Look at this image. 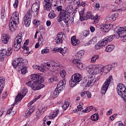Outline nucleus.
<instances>
[{
	"label": "nucleus",
	"instance_id": "f257e3e1",
	"mask_svg": "<svg viewBox=\"0 0 126 126\" xmlns=\"http://www.w3.org/2000/svg\"><path fill=\"white\" fill-rule=\"evenodd\" d=\"M31 78L33 81H30L26 83V85L29 86L34 91L39 90V89H42V88L45 87V85L42 84L44 82V78L42 76L37 74L32 75Z\"/></svg>",
	"mask_w": 126,
	"mask_h": 126
},
{
	"label": "nucleus",
	"instance_id": "f03ea898",
	"mask_svg": "<svg viewBox=\"0 0 126 126\" xmlns=\"http://www.w3.org/2000/svg\"><path fill=\"white\" fill-rule=\"evenodd\" d=\"M28 63L27 60H23L22 58H18L12 62L14 68H16L19 71H21L22 74H26L27 69L25 64Z\"/></svg>",
	"mask_w": 126,
	"mask_h": 126
},
{
	"label": "nucleus",
	"instance_id": "7ed1b4c3",
	"mask_svg": "<svg viewBox=\"0 0 126 126\" xmlns=\"http://www.w3.org/2000/svg\"><path fill=\"white\" fill-rule=\"evenodd\" d=\"M23 36H24V33H20L16 36L13 44L14 51L17 52L20 50L21 45L22 44V40H23Z\"/></svg>",
	"mask_w": 126,
	"mask_h": 126
},
{
	"label": "nucleus",
	"instance_id": "20e7f679",
	"mask_svg": "<svg viewBox=\"0 0 126 126\" xmlns=\"http://www.w3.org/2000/svg\"><path fill=\"white\" fill-rule=\"evenodd\" d=\"M66 84V80L65 79H63L59 82L57 88L54 91L53 94V98H57L59 96V94L63 91V89L64 88Z\"/></svg>",
	"mask_w": 126,
	"mask_h": 126
},
{
	"label": "nucleus",
	"instance_id": "39448f33",
	"mask_svg": "<svg viewBox=\"0 0 126 126\" xmlns=\"http://www.w3.org/2000/svg\"><path fill=\"white\" fill-rule=\"evenodd\" d=\"M82 75L79 73L74 74L72 77L71 80L69 81V84L70 87H74L76 86L79 82L82 80Z\"/></svg>",
	"mask_w": 126,
	"mask_h": 126
},
{
	"label": "nucleus",
	"instance_id": "423d86ee",
	"mask_svg": "<svg viewBox=\"0 0 126 126\" xmlns=\"http://www.w3.org/2000/svg\"><path fill=\"white\" fill-rule=\"evenodd\" d=\"M117 90L118 95H119L120 97H122V98H123L124 101L126 102V86L122 83L119 84L117 86Z\"/></svg>",
	"mask_w": 126,
	"mask_h": 126
},
{
	"label": "nucleus",
	"instance_id": "0eeeda50",
	"mask_svg": "<svg viewBox=\"0 0 126 126\" xmlns=\"http://www.w3.org/2000/svg\"><path fill=\"white\" fill-rule=\"evenodd\" d=\"M113 80V76H110L105 81L103 86L101 87L100 93L103 95L106 94L107 90H108V88L110 86V84L111 82Z\"/></svg>",
	"mask_w": 126,
	"mask_h": 126
},
{
	"label": "nucleus",
	"instance_id": "6e6552de",
	"mask_svg": "<svg viewBox=\"0 0 126 126\" xmlns=\"http://www.w3.org/2000/svg\"><path fill=\"white\" fill-rule=\"evenodd\" d=\"M45 65L47 69L55 71L58 69V67L61 65V64L58 62H55L54 61H51L45 63Z\"/></svg>",
	"mask_w": 126,
	"mask_h": 126
},
{
	"label": "nucleus",
	"instance_id": "1a4fd4ad",
	"mask_svg": "<svg viewBox=\"0 0 126 126\" xmlns=\"http://www.w3.org/2000/svg\"><path fill=\"white\" fill-rule=\"evenodd\" d=\"M32 18V11L29 9L26 15L23 18V21L26 27H29L31 23V18Z\"/></svg>",
	"mask_w": 126,
	"mask_h": 126
},
{
	"label": "nucleus",
	"instance_id": "9d476101",
	"mask_svg": "<svg viewBox=\"0 0 126 126\" xmlns=\"http://www.w3.org/2000/svg\"><path fill=\"white\" fill-rule=\"evenodd\" d=\"M27 92H28V90L26 88L21 90L20 93L15 97L14 104L17 105V102H20L23 98H24L25 95L27 94Z\"/></svg>",
	"mask_w": 126,
	"mask_h": 126
},
{
	"label": "nucleus",
	"instance_id": "9b49d317",
	"mask_svg": "<svg viewBox=\"0 0 126 126\" xmlns=\"http://www.w3.org/2000/svg\"><path fill=\"white\" fill-rule=\"evenodd\" d=\"M88 19H92L94 21V23H98V21L100 19V16L97 15L94 16V15H92L91 12L89 11L85 15L84 20H88Z\"/></svg>",
	"mask_w": 126,
	"mask_h": 126
},
{
	"label": "nucleus",
	"instance_id": "f8f14e48",
	"mask_svg": "<svg viewBox=\"0 0 126 126\" xmlns=\"http://www.w3.org/2000/svg\"><path fill=\"white\" fill-rule=\"evenodd\" d=\"M117 36L122 39L123 42H126V26L125 27H120L117 31Z\"/></svg>",
	"mask_w": 126,
	"mask_h": 126
},
{
	"label": "nucleus",
	"instance_id": "ddd939ff",
	"mask_svg": "<svg viewBox=\"0 0 126 126\" xmlns=\"http://www.w3.org/2000/svg\"><path fill=\"white\" fill-rule=\"evenodd\" d=\"M96 82L95 77L93 76H89L88 79L86 80V83H83V86H86V87H89V86H92L94 83Z\"/></svg>",
	"mask_w": 126,
	"mask_h": 126
},
{
	"label": "nucleus",
	"instance_id": "4468645a",
	"mask_svg": "<svg viewBox=\"0 0 126 126\" xmlns=\"http://www.w3.org/2000/svg\"><path fill=\"white\" fill-rule=\"evenodd\" d=\"M40 2L37 1V2H34L32 7L31 9H30L32 12H35L36 15H38V12H39V10L40 9Z\"/></svg>",
	"mask_w": 126,
	"mask_h": 126
},
{
	"label": "nucleus",
	"instance_id": "2eb2a0df",
	"mask_svg": "<svg viewBox=\"0 0 126 126\" xmlns=\"http://www.w3.org/2000/svg\"><path fill=\"white\" fill-rule=\"evenodd\" d=\"M10 21L19 23V13L17 11L14 12L11 16Z\"/></svg>",
	"mask_w": 126,
	"mask_h": 126
},
{
	"label": "nucleus",
	"instance_id": "dca6fc26",
	"mask_svg": "<svg viewBox=\"0 0 126 126\" xmlns=\"http://www.w3.org/2000/svg\"><path fill=\"white\" fill-rule=\"evenodd\" d=\"M43 7L45 10L50 11L51 8H52V3H51V0H44L43 3Z\"/></svg>",
	"mask_w": 126,
	"mask_h": 126
},
{
	"label": "nucleus",
	"instance_id": "f3484780",
	"mask_svg": "<svg viewBox=\"0 0 126 126\" xmlns=\"http://www.w3.org/2000/svg\"><path fill=\"white\" fill-rule=\"evenodd\" d=\"M96 67H98V65L97 64H90L87 68V70L90 74H95V70H96Z\"/></svg>",
	"mask_w": 126,
	"mask_h": 126
},
{
	"label": "nucleus",
	"instance_id": "a211bd4d",
	"mask_svg": "<svg viewBox=\"0 0 126 126\" xmlns=\"http://www.w3.org/2000/svg\"><path fill=\"white\" fill-rule=\"evenodd\" d=\"M73 63L74 64H76L79 69L83 70L84 69V64L81 63L80 60L78 59H74L73 60Z\"/></svg>",
	"mask_w": 126,
	"mask_h": 126
},
{
	"label": "nucleus",
	"instance_id": "6ab92c4d",
	"mask_svg": "<svg viewBox=\"0 0 126 126\" xmlns=\"http://www.w3.org/2000/svg\"><path fill=\"white\" fill-rule=\"evenodd\" d=\"M67 14L66 13L64 10H63L62 11L60 12L57 18L58 22L61 23V21H63V18L67 16Z\"/></svg>",
	"mask_w": 126,
	"mask_h": 126
},
{
	"label": "nucleus",
	"instance_id": "aec40b11",
	"mask_svg": "<svg viewBox=\"0 0 126 126\" xmlns=\"http://www.w3.org/2000/svg\"><path fill=\"white\" fill-rule=\"evenodd\" d=\"M19 23H16L15 22H11L10 21L9 23V27L10 31L12 32H14L15 30H16V28H17V24Z\"/></svg>",
	"mask_w": 126,
	"mask_h": 126
},
{
	"label": "nucleus",
	"instance_id": "412c9836",
	"mask_svg": "<svg viewBox=\"0 0 126 126\" xmlns=\"http://www.w3.org/2000/svg\"><path fill=\"white\" fill-rule=\"evenodd\" d=\"M115 37H116L115 34L106 36L105 38L102 39V41H103L104 44L106 45L107 44H108V43H109V42H111L112 40H114Z\"/></svg>",
	"mask_w": 126,
	"mask_h": 126
},
{
	"label": "nucleus",
	"instance_id": "4be33fe9",
	"mask_svg": "<svg viewBox=\"0 0 126 126\" xmlns=\"http://www.w3.org/2000/svg\"><path fill=\"white\" fill-rule=\"evenodd\" d=\"M63 20L66 24H72L73 22V16L70 17L69 16H66V17L63 18Z\"/></svg>",
	"mask_w": 126,
	"mask_h": 126
},
{
	"label": "nucleus",
	"instance_id": "5701e85b",
	"mask_svg": "<svg viewBox=\"0 0 126 126\" xmlns=\"http://www.w3.org/2000/svg\"><path fill=\"white\" fill-rule=\"evenodd\" d=\"M5 84V78L3 77H0V94H1L2 90L4 88V85Z\"/></svg>",
	"mask_w": 126,
	"mask_h": 126
},
{
	"label": "nucleus",
	"instance_id": "b1692460",
	"mask_svg": "<svg viewBox=\"0 0 126 126\" xmlns=\"http://www.w3.org/2000/svg\"><path fill=\"white\" fill-rule=\"evenodd\" d=\"M97 65V67H96V70H95V74H98V73H100V72H103H103H105V67L101 65Z\"/></svg>",
	"mask_w": 126,
	"mask_h": 126
},
{
	"label": "nucleus",
	"instance_id": "393cba45",
	"mask_svg": "<svg viewBox=\"0 0 126 126\" xmlns=\"http://www.w3.org/2000/svg\"><path fill=\"white\" fill-rule=\"evenodd\" d=\"M71 43L73 46H77V45L79 44L80 41L79 39H76V36H73L71 38Z\"/></svg>",
	"mask_w": 126,
	"mask_h": 126
},
{
	"label": "nucleus",
	"instance_id": "a878e982",
	"mask_svg": "<svg viewBox=\"0 0 126 126\" xmlns=\"http://www.w3.org/2000/svg\"><path fill=\"white\" fill-rule=\"evenodd\" d=\"M104 46H106L105 43H104V41L103 40H101L99 42H98L95 45V49L96 50H100L101 48H103Z\"/></svg>",
	"mask_w": 126,
	"mask_h": 126
},
{
	"label": "nucleus",
	"instance_id": "bb28decb",
	"mask_svg": "<svg viewBox=\"0 0 126 126\" xmlns=\"http://www.w3.org/2000/svg\"><path fill=\"white\" fill-rule=\"evenodd\" d=\"M115 63H112L111 65L109 64V65H107L106 66H105L104 67V69L105 70V72H109V71H110V70L113 69V68H114V67H115Z\"/></svg>",
	"mask_w": 126,
	"mask_h": 126
},
{
	"label": "nucleus",
	"instance_id": "cd10ccee",
	"mask_svg": "<svg viewBox=\"0 0 126 126\" xmlns=\"http://www.w3.org/2000/svg\"><path fill=\"white\" fill-rule=\"evenodd\" d=\"M73 7H72V5H69L68 6L65 10L66 13H67V15H69L71 13H72Z\"/></svg>",
	"mask_w": 126,
	"mask_h": 126
},
{
	"label": "nucleus",
	"instance_id": "c85d7f7f",
	"mask_svg": "<svg viewBox=\"0 0 126 126\" xmlns=\"http://www.w3.org/2000/svg\"><path fill=\"white\" fill-rule=\"evenodd\" d=\"M58 114H59V109H57L56 110L54 111L52 115H49L48 118L50 120L55 119V118L58 115Z\"/></svg>",
	"mask_w": 126,
	"mask_h": 126
},
{
	"label": "nucleus",
	"instance_id": "c756f323",
	"mask_svg": "<svg viewBox=\"0 0 126 126\" xmlns=\"http://www.w3.org/2000/svg\"><path fill=\"white\" fill-rule=\"evenodd\" d=\"M84 56V51L81 50L79 51L77 54H76V57L78 59V60H81V58Z\"/></svg>",
	"mask_w": 126,
	"mask_h": 126
},
{
	"label": "nucleus",
	"instance_id": "7c9ffc66",
	"mask_svg": "<svg viewBox=\"0 0 126 126\" xmlns=\"http://www.w3.org/2000/svg\"><path fill=\"white\" fill-rule=\"evenodd\" d=\"M59 53H60V54H61L63 56L65 54H66V53H67V47H63V48L60 47V48H59Z\"/></svg>",
	"mask_w": 126,
	"mask_h": 126
},
{
	"label": "nucleus",
	"instance_id": "2f4dec72",
	"mask_svg": "<svg viewBox=\"0 0 126 126\" xmlns=\"http://www.w3.org/2000/svg\"><path fill=\"white\" fill-rule=\"evenodd\" d=\"M8 40H9L8 36L6 34H4L2 37V43H3V44H7V43H8Z\"/></svg>",
	"mask_w": 126,
	"mask_h": 126
},
{
	"label": "nucleus",
	"instance_id": "473e14b6",
	"mask_svg": "<svg viewBox=\"0 0 126 126\" xmlns=\"http://www.w3.org/2000/svg\"><path fill=\"white\" fill-rule=\"evenodd\" d=\"M101 29L102 30V32H104V33L110 31V27L108 25H104Z\"/></svg>",
	"mask_w": 126,
	"mask_h": 126
},
{
	"label": "nucleus",
	"instance_id": "72a5a7b5",
	"mask_svg": "<svg viewBox=\"0 0 126 126\" xmlns=\"http://www.w3.org/2000/svg\"><path fill=\"white\" fill-rule=\"evenodd\" d=\"M57 16V14L55 13L54 11H50L48 14V18L49 19H54Z\"/></svg>",
	"mask_w": 126,
	"mask_h": 126
},
{
	"label": "nucleus",
	"instance_id": "f704fd0d",
	"mask_svg": "<svg viewBox=\"0 0 126 126\" xmlns=\"http://www.w3.org/2000/svg\"><path fill=\"white\" fill-rule=\"evenodd\" d=\"M115 49V45H108L107 46H106L105 51L106 52H111V51H113Z\"/></svg>",
	"mask_w": 126,
	"mask_h": 126
},
{
	"label": "nucleus",
	"instance_id": "c9c22d12",
	"mask_svg": "<svg viewBox=\"0 0 126 126\" xmlns=\"http://www.w3.org/2000/svg\"><path fill=\"white\" fill-rule=\"evenodd\" d=\"M34 110H35V106L33 107L32 108L30 107V108L28 109L26 112L27 116H29V115L32 114V113L34 112Z\"/></svg>",
	"mask_w": 126,
	"mask_h": 126
},
{
	"label": "nucleus",
	"instance_id": "e433bc0d",
	"mask_svg": "<svg viewBox=\"0 0 126 126\" xmlns=\"http://www.w3.org/2000/svg\"><path fill=\"white\" fill-rule=\"evenodd\" d=\"M98 118H99V114L97 113H95L93 115H92L91 119L92 121H94V122L96 121H98Z\"/></svg>",
	"mask_w": 126,
	"mask_h": 126
},
{
	"label": "nucleus",
	"instance_id": "4c0bfd02",
	"mask_svg": "<svg viewBox=\"0 0 126 126\" xmlns=\"http://www.w3.org/2000/svg\"><path fill=\"white\" fill-rule=\"evenodd\" d=\"M97 42V40L96 38H92L88 43H85V46H88V45H91V44H95Z\"/></svg>",
	"mask_w": 126,
	"mask_h": 126
},
{
	"label": "nucleus",
	"instance_id": "58836bf2",
	"mask_svg": "<svg viewBox=\"0 0 126 126\" xmlns=\"http://www.w3.org/2000/svg\"><path fill=\"white\" fill-rule=\"evenodd\" d=\"M97 59H99V55L93 56L91 59V63H94L96 62V60H97Z\"/></svg>",
	"mask_w": 126,
	"mask_h": 126
},
{
	"label": "nucleus",
	"instance_id": "ea45409f",
	"mask_svg": "<svg viewBox=\"0 0 126 126\" xmlns=\"http://www.w3.org/2000/svg\"><path fill=\"white\" fill-rule=\"evenodd\" d=\"M80 14V20L81 21H84V16H85V14H84V11L82 10L79 12Z\"/></svg>",
	"mask_w": 126,
	"mask_h": 126
},
{
	"label": "nucleus",
	"instance_id": "a19ab883",
	"mask_svg": "<svg viewBox=\"0 0 126 126\" xmlns=\"http://www.w3.org/2000/svg\"><path fill=\"white\" fill-rule=\"evenodd\" d=\"M57 37L60 39H63V40L65 39V35H64V33L63 32H59V34H57Z\"/></svg>",
	"mask_w": 126,
	"mask_h": 126
},
{
	"label": "nucleus",
	"instance_id": "79ce46f5",
	"mask_svg": "<svg viewBox=\"0 0 126 126\" xmlns=\"http://www.w3.org/2000/svg\"><path fill=\"white\" fill-rule=\"evenodd\" d=\"M93 110V106H90L88 107H87L85 110H83V113H89L91 111Z\"/></svg>",
	"mask_w": 126,
	"mask_h": 126
},
{
	"label": "nucleus",
	"instance_id": "37998d69",
	"mask_svg": "<svg viewBox=\"0 0 126 126\" xmlns=\"http://www.w3.org/2000/svg\"><path fill=\"white\" fill-rule=\"evenodd\" d=\"M13 109V107H11L10 109H9V110L7 111V114H8V115L11 114L12 116L13 115H15V114H16V111H12Z\"/></svg>",
	"mask_w": 126,
	"mask_h": 126
},
{
	"label": "nucleus",
	"instance_id": "c03bdc74",
	"mask_svg": "<svg viewBox=\"0 0 126 126\" xmlns=\"http://www.w3.org/2000/svg\"><path fill=\"white\" fill-rule=\"evenodd\" d=\"M68 106H69V103H68L67 101H65L63 104L62 108L64 111H65V110L67 109V107H68Z\"/></svg>",
	"mask_w": 126,
	"mask_h": 126
},
{
	"label": "nucleus",
	"instance_id": "a18cd8bd",
	"mask_svg": "<svg viewBox=\"0 0 126 126\" xmlns=\"http://www.w3.org/2000/svg\"><path fill=\"white\" fill-rule=\"evenodd\" d=\"M39 98L40 95H38L37 97L30 101L28 104V107H30V106H31L33 104V103L36 102V101H37V100H38V99H39Z\"/></svg>",
	"mask_w": 126,
	"mask_h": 126
},
{
	"label": "nucleus",
	"instance_id": "49530a36",
	"mask_svg": "<svg viewBox=\"0 0 126 126\" xmlns=\"http://www.w3.org/2000/svg\"><path fill=\"white\" fill-rule=\"evenodd\" d=\"M60 75L62 78H64L65 76H66V71L64 70H62L60 72Z\"/></svg>",
	"mask_w": 126,
	"mask_h": 126
},
{
	"label": "nucleus",
	"instance_id": "de8ad7c7",
	"mask_svg": "<svg viewBox=\"0 0 126 126\" xmlns=\"http://www.w3.org/2000/svg\"><path fill=\"white\" fill-rule=\"evenodd\" d=\"M106 19L107 21H110V22H113L115 20L114 18V17L113 16V15H112L111 16H108L106 17Z\"/></svg>",
	"mask_w": 126,
	"mask_h": 126
},
{
	"label": "nucleus",
	"instance_id": "09e8293b",
	"mask_svg": "<svg viewBox=\"0 0 126 126\" xmlns=\"http://www.w3.org/2000/svg\"><path fill=\"white\" fill-rule=\"evenodd\" d=\"M6 56H7V57H9V56H10V55L12 54V49H11V48H8L7 51L6 50Z\"/></svg>",
	"mask_w": 126,
	"mask_h": 126
},
{
	"label": "nucleus",
	"instance_id": "8fccbe9b",
	"mask_svg": "<svg viewBox=\"0 0 126 126\" xmlns=\"http://www.w3.org/2000/svg\"><path fill=\"white\" fill-rule=\"evenodd\" d=\"M81 34L82 35V36H84V37H87V36L89 35V31H84V32H81Z\"/></svg>",
	"mask_w": 126,
	"mask_h": 126
},
{
	"label": "nucleus",
	"instance_id": "3c124183",
	"mask_svg": "<svg viewBox=\"0 0 126 126\" xmlns=\"http://www.w3.org/2000/svg\"><path fill=\"white\" fill-rule=\"evenodd\" d=\"M46 107H44V106H41L39 109V112L40 113V114H43V113H44V112H45V111H46Z\"/></svg>",
	"mask_w": 126,
	"mask_h": 126
},
{
	"label": "nucleus",
	"instance_id": "603ef678",
	"mask_svg": "<svg viewBox=\"0 0 126 126\" xmlns=\"http://www.w3.org/2000/svg\"><path fill=\"white\" fill-rule=\"evenodd\" d=\"M55 42L56 44H62L63 43V39L57 37L55 39Z\"/></svg>",
	"mask_w": 126,
	"mask_h": 126
},
{
	"label": "nucleus",
	"instance_id": "864d4df0",
	"mask_svg": "<svg viewBox=\"0 0 126 126\" xmlns=\"http://www.w3.org/2000/svg\"><path fill=\"white\" fill-rule=\"evenodd\" d=\"M50 53V50L49 49H43L41 50V54H48Z\"/></svg>",
	"mask_w": 126,
	"mask_h": 126
},
{
	"label": "nucleus",
	"instance_id": "5fc2aeb1",
	"mask_svg": "<svg viewBox=\"0 0 126 126\" xmlns=\"http://www.w3.org/2000/svg\"><path fill=\"white\" fill-rule=\"evenodd\" d=\"M0 54L2 55L3 56L6 55V49H3L1 50H0Z\"/></svg>",
	"mask_w": 126,
	"mask_h": 126
},
{
	"label": "nucleus",
	"instance_id": "6e6d98bb",
	"mask_svg": "<svg viewBox=\"0 0 126 126\" xmlns=\"http://www.w3.org/2000/svg\"><path fill=\"white\" fill-rule=\"evenodd\" d=\"M56 9H57V10H58V11H60V12H62V11H63V10H64L63 9V6H62V5H59V6H57L56 7Z\"/></svg>",
	"mask_w": 126,
	"mask_h": 126
},
{
	"label": "nucleus",
	"instance_id": "4d7b16f0",
	"mask_svg": "<svg viewBox=\"0 0 126 126\" xmlns=\"http://www.w3.org/2000/svg\"><path fill=\"white\" fill-rule=\"evenodd\" d=\"M18 0H15L14 3H13L14 8H17V6H18Z\"/></svg>",
	"mask_w": 126,
	"mask_h": 126
},
{
	"label": "nucleus",
	"instance_id": "13d9d810",
	"mask_svg": "<svg viewBox=\"0 0 126 126\" xmlns=\"http://www.w3.org/2000/svg\"><path fill=\"white\" fill-rule=\"evenodd\" d=\"M33 24L35 25V26H36V27L37 26H39V25H40V21H38L37 20H35L33 21Z\"/></svg>",
	"mask_w": 126,
	"mask_h": 126
},
{
	"label": "nucleus",
	"instance_id": "bf43d9fd",
	"mask_svg": "<svg viewBox=\"0 0 126 126\" xmlns=\"http://www.w3.org/2000/svg\"><path fill=\"white\" fill-rule=\"evenodd\" d=\"M112 16H113V18L114 19V20H116V19L119 17V13H116L114 14H113Z\"/></svg>",
	"mask_w": 126,
	"mask_h": 126
},
{
	"label": "nucleus",
	"instance_id": "052dcab7",
	"mask_svg": "<svg viewBox=\"0 0 126 126\" xmlns=\"http://www.w3.org/2000/svg\"><path fill=\"white\" fill-rule=\"evenodd\" d=\"M36 117L37 119H40L41 117V113L39 111L36 112Z\"/></svg>",
	"mask_w": 126,
	"mask_h": 126
},
{
	"label": "nucleus",
	"instance_id": "680f3d73",
	"mask_svg": "<svg viewBox=\"0 0 126 126\" xmlns=\"http://www.w3.org/2000/svg\"><path fill=\"white\" fill-rule=\"evenodd\" d=\"M4 58H5V56L4 55L0 54V62H2L3 60H4Z\"/></svg>",
	"mask_w": 126,
	"mask_h": 126
},
{
	"label": "nucleus",
	"instance_id": "e2e57ef3",
	"mask_svg": "<svg viewBox=\"0 0 126 126\" xmlns=\"http://www.w3.org/2000/svg\"><path fill=\"white\" fill-rule=\"evenodd\" d=\"M29 44V39H27V40H25L23 46L24 47L27 46V45H28Z\"/></svg>",
	"mask_w": 126,
	"mask_h": 126
},
{
	"label": "nucleus",
	"instance_id": "0e129e2a",
	"mask_svg": "<svg viewBox=\"0 0 126 126\" xmlns=\"http://www.w3.org/2000/svg\"><path fill=\"white\" fill-rule=\"evenodd\" d=\"M86 94H87L88 98H91V93L89 92L86 91Z\"/></svg>",
	"mask_w": 126,
	"mask_h": 126
},
{
	"label": "nucleus",
	"instance_id": "69168bd1",
	"mask_svg": "<svg viewBox=\"0 0 126 126\" xmlns=\"http://www.w3.org/2000/svg\"><path fill=\"white\" fill-rule=\"evenodd\" d=\"M87 3H86V1H82L81 3V6H85V5H86Z\"/></svg>",
	"mask_w": 126,
	"mask_h": 126
},
{
	"label": "nucleus",
	"instance_id": "338daca9",
	"mask_svg": "<svg viewBox=\"0 0 126 126\" xmlns=\"http://www.w3.org/2000/svg\"><path fill=\"white\" fill-rule=\"evenodd\" d=\"M48 82L49 83H52V82H54V78L53 77H51V78L48 79Z\"/></svg>",
	"mask_w": 126,
	"mask_h": 126
},
{
	"label": "nucleus",
	"instance_id": "774afa93",
	"mask_svg": "<svg viewBox=\"0 0 126 126\" xmlns=\"http://www.w3.org/2000/svg\"><path fill=\"white\" fill-rule=\"evenodd\" d=\"M75 4L77 6H81V3H80V1L78 0L76 2Z\"/></svg>",
	"mask_w": 126,
	"mask_h": 126
}]
</instances>
